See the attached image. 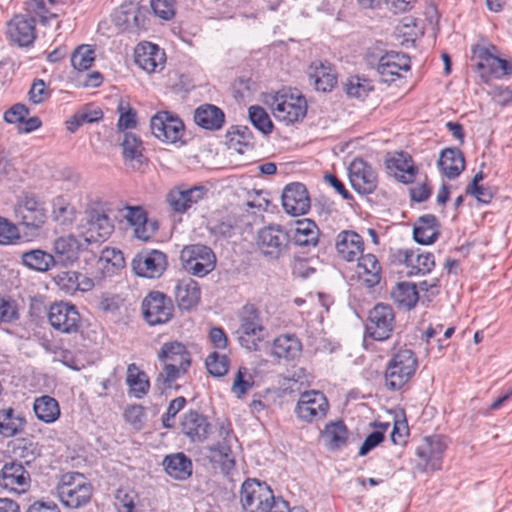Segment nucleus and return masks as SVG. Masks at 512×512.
Masks as SVG:
<instances>
[{"label":"nucleus","instance_id":"f257e3e1","mask_svg":"<svg viewBox=\"0 0 512 512\" xmlns=\"http://www.w3.org/2000/svg\"><path fill=\"white\" fill-rule=\"evenodd\" d=\"M157 358L162 364V371L156 381L165 388H171L178 378L188 372L192 363L191 353L179 341L165 342L158 351Z\"/></svg>","mask_w":512,"mask_h":512},{"label":"nucleus","instance_id":"f03ea898","mask_svg":"<svg viewBox=\"0 0 512 512\" xmlns=\"http://www.w3.org/2000/svg\"><path fill=\"white\" fill-rule=\"evenodd\" d=\"M418 360L413 350L400 347L389 359L385 373V387L390 391L402 389L415 375Z\"/></svg>","mask_w":512,"mask_h":512},{"label":"nucleus","instance_id":"7ed1b4c3","mask_svg":"<svg viewBox=\"0 0 512 512\" xmlns=\"http://www.w3.org/2000/svg\"><path fill=\"white\" fill-rule=\"evenodd\" d=\"M56 492L64 506L78 509L90 502L93 486L82 473L68 472L61 476Z\"/></svg>","mask_w":512,"mask_h":512},{"label":"nucleus","instance_id":"20e7f679","mask_svg":"<svg viewBox=\"0 0 512 512\" xmlns=\"http://www.w3.org/2000/svg\"><path fill=\"white\" fill-rule=\"evenodd\" d=\"M239 319L237 334L240 345L249 351L260 350L266 331L260 311L253 304H247L242 308Z\"/></svg>","mask_w":512,"mask_h":512},{"label":"nucleus","instance_id":"39448f33","mask_svg":"<svg viewBox=\"0 0 512 512\" xmlns=\"http://www.w3.org/2000/svg\"><path fill=\"white\" fill-rule=\"evenodd\" d=\"M14 213L19 224L30 230L42 228L47 220L44 201L32 192H24L18 197Z\"/></svg>","mask_w":512,"mask_h":512},{"label":"nucleus","instance_id":"423d86ee","mask_svg":"<svg viewBox=\"0 0 512 512\" xmlns=\"http://www.w3.org/2000/svg\"><path fill=\"white\" fill-rule=\"evenodd\" d=\"M183 269L194 276L204 277L215 269L216 256L213 250L202 244L185 246L180 253Z\"/></svg>","mask_w":512,"mask_h":512},{"label":"nucleus","instance_id":"0eeeda50","mask_svg":"<svg viewBox=\"0 0 512 512\" xmlns=\"http://www.w3.org/2000/svg\"><path fill=\"white\" fill-rule=\"evenodd\" d=\"M290 236L278 224H270L257 233L256 244L261 254L271 260L283 257L289 249Z\"/></svg>","mask_w":512,"mask_h":512},{"label":"nucleus","instance_id":"6e6552de","mask_svg":"<svg viewBox=\"0 0 512 512\" xmlns=\"http://www.w3.org/2000/svg\"><path fill=\"white\" fill-rule=\"evenodd\" d=\"M277 499L271 488L257 479H247L240 491V502L245 512H265Z\"/></svg>","mask_w":512,"mask_h":512},{"label":"nucleus","instance_id":"1a4fd4ad","mask_svg":"<svg viewBox=\"0 0 512 512\" xmlns=\"http://www.w3.org/2000/svg\"><path fill=\"white\" fill-rule=\"evenodd\" d=\"M395 326V312L390 305L378 303L369 310L365 324L368 337L376 341H385L392 336Z\"/></svg>","mask_w":512,"mask_h":512},{"label":"nucleus","instance_id":"9d476101","mask_svg":"<svg viewBox=\"0 0 512 512\" xmlns=\"http://www.w3.org/2000/svg\"><path fill=\"white\" fill-rule=\"evenodd\" d=\"M274 116L285 124L302 120L307 113V103L300 93L278 92L272 103Z\"/></svg>","mask_w":512,"mask_h":512},{"label":"nucleus","instance_id":"9b49d317","mask_svg":"<svg viewBox=\"0 0 512 512\" xmlns=\"http://www.w3.org/2000/svg\"><path fill=\"white\" fill-rule=\"evenodd\" d=\"M48 321L58 332L77 334L81 331L82 317L77 307L69 302H55L48 311Z\"/></svg>","mask_w":512,"mask_h":512},{"label":"nucleus","instance_id":"f8f14e48","mask_svg":"<svg viewBox=\"0 0 512 512\" xmlns=\"http://www.w3.org/2000/svg\"><path fill=\"white\" fill-rule=\"evenodd\" d=\"M446 448L439 435L427 436L416 449L418 457L417 468L422 472H432L441 469L443 453Z\"/></svg>","mask_w":512,"mask_h":512},{"label":"nucleus","instance_id":"ddd939ff","mask_svg":"<svg viewBox=\"0 0 512 512\" xmlns=\"http://www.w3.org/2000/svg\"><path fill=\"white\" fill-rule=\"evenodd\" d=\"M152 134L162 142L176 143L184 135V123L168 111H160L150 121Z\"/></svg>","mask_w":512,"mask_h":512},{"label":"nucleus","instance_id":"4468645a","mask_svg":"<svg viewBox=\"0 0 512 512\" xmlns=\"http://www.w3.org/2000/svg\"><path fill=\"white\" fill-rule=\"evenodd\" d=\"M173 310L171 299L159 291L150 292L142 301L143 316L151 326L167 323Z\"/></svg>","mask_w":512,"mask_h":512},{"label":"nucleus","instance_id":"2eb2a0df","mask_svg":"<svg viewBox=\"0 0 512 512\" xmlns=\"http://www.w3.org/2000/svg\"><path fill=\"white\" fill-rule=\"evenodd\" d=\"M348 175L352 188L358 194L369 195L377 189L378 177L375 169L361 158L350 163Z\"/></svg>","mask_w":512,"mask_h":512},{"label":"nucleus","instance_id":"dca6fc26","mask_svg":"<svg viewBox=\"0 0 512 512\" xmlns=\"http://www.w3.org/2000/svg\"><path fill=\"white\" fill-rule=\"evenodd\" d=\"M149 11L138 4H123L115 12L114 22L123 31L138 34L147 30Z\"/></svg>","mask_w":512,"mask_h":512},{"label":"nucleus","instance_id":"f3484780","mask_svg":"<svg viewBox=\"0 0 512 512\" xmlns=\"http://www.w3.org/2000/svg\"><path fill=\"white\" fill-rule=\"evenodd\" d=\"M85 221L89 241H105L114 231V224L102 206H88L85 210Z\"/></svg>","mask_w":512,"mask_h":512},{"label":"nucleus","instance_id":"a211bd4d","mask_svg":"<svg viewBox=\"0 0 512 512\" xmlns=\"http://www.w3.org/2000/svg\"><path fill=\"white\" fill-rule=\"evenodd\" d=\"M328 401L322 392L311 390L301 394L295 413L298 418L305 422L318 421L326 416Z\"/></svg>","mask_w":512,"mask_h":512},{"label":"nucleus","instance_id":"6ab92c4d","mask_svg":"<svg viewBox=\"0 0 512 512\" xmlns=\"http://www.w3.org/2000/svg\"><path fill=\"white\" fill-rule=\"evenodd\" d=\"M492 50H496V47L493 45L489 48L476 46L472 50L473 59L476 60V69L480 77L486 82L491 78H503L506 67V60L494 55Z\"/></svg>","mask_w":512,"mask_h":512},{"label":"nucleus","instance_id":"aec40b11","mask_svg":"<svg viewBox=\"0 0 512 512\" xmlns=\"http://www.w3.org/2000/svg\"><path fill=\"white\" fill-rule=\"evenodd\" d=\"M131 266L140 277L158 278L167 268V257L159 250L142 251L135 255Z\"/></svg>","mask_w":512,"mask_h":512},{"label":"nucleus","instance_id":"412c9836","mask_svg":"<svg viewBox=\"0 0 512 512\" xmlns=\"http://www.w3.org/2000/svg\"><path fill=\"white\" fill-rule=\"evenodd\" d=\"M218 437L221 439L208 447L212 459L221 464L225 472H229L235 466V459L232 453L231 443L234 439L229 423H222L218 428Z\"/></svg>","mask_w":512,"mask_h":512},{"label":"nucleus","instance_id":"4be33fe9","mask_svg":"<svg viewBox=\"0 0 512 512\" xmlns=\"http://www.w3.org/2000/svg\"><path fill=\"white\" fill-rule=\"evenodd\" d=\"M30 474L21 463H5L0 470V486L15 494L25 493L30 487Z\"/></svg>","mask_w":512,"mask_h":512},{"label":"nucleus","instance_id":"5701e85b","mask_svg":"<svg viewBox=\"0 0 512 512\" xmlns=\"http://www.w3.org/2000/svg\"><path fill=\"white\" fill-rule=\"evenodd\" d=\"M282 206L291 216L304 215L310 208L306 187L298 182L288 184L282 192Z\"/></svg>","mask_w":512,"mask_h":512},{"label":"nucleus","instance_id":"b1692460","mask_svg":"<svg viewBox=\"0 0 512 512\" xmlns=\"http://www.w3.org/2000/svg\"><path fill=\"white\" fill-rule=\"evenodd\" d=\"M180 425L181 432L194 443H202L207 440L212 430L208 418L196 410L186 412Z\"/></svg>","mask_w":512,"mask_h":512},{"label":"nucleus","instance_id":"393cba45","mask_svg":"<svg viewBox=\"0 0 512 512\" xmlns=\"http://www.w3.org/2000/svg\"><path fill=\"white\" fill-rule=\"evenodd\" d=\"M410 58L400 52H388L381 56L377 66L380 78L385 83H392L401 77L400 72L410 70Z\"/></svg>","mask_w":512,"mask_h":512},{"label":"nucleus","instance_id":"a878e982","mask_svg":"<svg viewBox=\"0 0 512 512\" xmlns=\"http://www.w3.org/2000/svg\"><path fill=\"white\" fill-rule=\"evenodd\" d=\"M81 249L80 240L72 234L56 238L52 247V255L56 266L68 267L73 265L79 259Z\"/></svg>","mask_w":512,"mask_h":512},{"label":"nucleus","instance_id":"bb28decb","mask_svg":"<svg viewBox=\"0 0 512 512\" xmlns=\"http://www.w3.org/2000/svg\"><path fill=\"white\" fill-rule=\"evenodd\" d=\"M7 36L20 47L30 46L36 38L35 20L32 16H14L7 25Z\"/></svg>","mask_w":512,"mask_h":512},{"label":"nucleus","instance_id":"cd10ccee","mask_svg":"<svg viewBox=\"0 0 512 512\" xmlns=\"http://www.w3.org/2000/svg\"><path fill=\"white\" fill-rule=\"evenodd\" d=\"M55 285L67 295H74L76 292H88L94 287V282L88 276L78 271H61L53 276Z\"/></svg>","mask_w":512,"mask_h":512},{"label":"nucleus","instance_id":"c85d7f7f","mask_svg":"<svg viewBox=\"0 0 512 512\" xmlns=\"http://www.w3.org/2000/svg\"><path fill=\"white\" fill-rule=\"evenodd\" d=\"M124 218L134 228V236L142 241H148L158 229L155 221H149L147 213L140 206H127Z\"/></svg>","mask_w":512,"mask_h":512},{"label":"nucleus","instance_id":"c756f323","mask_svg":"<svg viewBox=\"0 0 512 512\" xmlns=\"http://www.w3.org/2000/svg\"><path fill=\"white\" fill-rule=\"evenodd\" d=\"M335 248L343 260L352 262L360 258L359 255L364 250V242L355 231L343 230L336 237Z\"/></svg>","mask_w":512,"mask_h":512},{"label":"nucleus","instance_id":"7c9ffc66","mask_svg":"<svg viewBox=\"0 0 512 512\" xmlns=\"http://www.w3.org/2000/svg\"><path fill=\"white\" fill-rule=\"evenodd\" d=\"M135 61L143 70L153 73L163 69L165 53L155 44H140L135 49Z\"/></svg>","mask_w":512,"mask_h":512},{"label":"nucleus","instance_id":"2f4dec72","mask_svg":"<svg viewBox=\"0 0 512 512\" xmlns=\"http://www.w3.org/2000/svg\"><path fill=\"white\" fill-rule=\"evenodd\" d=\"M120 145L124 162L127 165L135 170H139L147 163V158L143 154L145 150L143 142L135 133L124 132Z\"/></svg>","mask_w":512,"mask_h":512},{"label":"nucleus","instance_id":"473e14b6","mask_svg":"<svg viewBox=\"0 0 512 512\" xmlns=\"http://www.w3.org/2000/svg\"><path fill=\"white\" fill-rule=\"evenodd\" d=\"M301 353L302 343L295 334H281L273 340L271 354L279 361H294Z\"/></svg>","mask_w":512,"mask_h":512},{"label":"nucleus","instance_id":"72a5a7b5","mask_svg":"<svg viewBox=\"0 0 512 512\" xmlns=\"http://www.w3.org/2000/svg\"><path fill=\"white\" fill-rule=\"evenodd\" d=\"M205 191L202 186H194L186 190L173 189L167 194L166 201L175 212L184 213L203 198Z\"/></svg>","mask_w":512,"mask_h":512},{"label":"nucleus","instance_id":"f704fd0d","mask_svg":"<svg viewBox=\"0 0 512 512\" xmlns=\"http://www.w3.org/2000/svg\"><path fill=\"white\" fill-rule=\"evenodd\" d=\"M310 83L317 91H330L337 83V78L328 62H312L308 69Z\"/></svg>","mask_w":512,"mask_h":512},{"label":"nucleus","instance_id":"c9c22d12","mask_svg":"<svg viewBox=\"0 0 512 512\" xmlns=\"http://www.w3.org/2000/svg\"><path fill=\"white\" fill-rule=\"evenodd\" d=\"M194 122L205 130L217 131L225 123V114L216 105L202 104L194 111Z\"/></svg>","mask_w":512,"mask_h":512},{"label":"nucleus","instance_id":"e433bc0d","mask_svg":"<svg viewBox=\"0 0 512 512\" xmlns=\"http://www.w3.org/2000/svg\"><path fill=\"white\" fill-rule=\"evenodd\" d=\"M386 167L399 182L404 184L412 183L418 172L412 157L404 152H400L397 156L387 160Z\"/></svg>","mask_w":512,"mask_h":512},{"label":"nucleus","instance_id":"4c0bfd02","mask_svg":"<svg viewBox=\"0 0 512 512\" xmlns=\"http://www.w3.org/2000/svg\"><path fill=\"white\" fill-rule=\"evenodd\" d=\"M398 256L407 267H411L410 275L429 273L435 266L434 255L430 252L418 253L409 249L399 250Z\"/></svg>","mask_w":512,"mask_h":512},{"label":"nucleus","instance_id":"58836bf2","mask_svg":"<svg viewBox=\"0 0 512 512\" xmlns=\"http://www.w3.org/2000/svg\"><path fill=\"white\" fill-rule=\"evenodd\" d=\"M440 224L436 216L426 214L418 218L413 228V238L421 245L434 243L439 235Z\"/></svg>","mask_w":512,"mask_h":512},{"label":"nucleus","instance_id":"ea45409f","mask_svg":"<svg viewBox=\"0 0 512 512\" xmlns=\"http://www.w3.org/2000/svg\"><path fill=\"white\" fill-rule=\"evenodd\" d=\"M162 465L165 472L176 480L184 481L192 475V461L183 452L166 455Z\"/></svg>","mask_w":512,"mask_h":512},{"label":"nucleus","instance_id":"a19ab883","mask_svg":"<svg viewBox=\"0 0 512 512\" xmlns=\"http://www.w3.org/2000/svg\"><path fill=\"white\" fill-rule=\"evenodd\" d=\"M174 295L179 308L189 310L198 304L201 292L195 280L184 278L176 283Z\"/></svg>","mask_w":512,"mask_h":512},{"label":"nucleus","instance_id":"79ce46f5","mask_svg":"<svg viewBox=\"0 0 512 512\" xmlns=\"http://www.w3.org/2000/svg\"><path fill=\"white\" fill-rule=\"evenodd\" d=\"M358 260V277L366 287L373 288L381 280V266L373 254L362 255Z\"/></svg>","mask_w":512,"mask_h":512},{"label":"nucleus","instance_id":"37998d69","mask_svg":"<svg viewBox=\"0 0 512 512\" xmlns=\"http://www.w3.org/2000/svg\"><path fill=\"white\" fill-rule=\"evenodd\" d=\"M438 165L446 177L454 179L465 168L463 153L458 148H446L440 154Z\"/></svg>","mask_w":512,"mask_h":512},{"label":"nucleus","instance_id":"c03bdc74","mask_svg":"<svg viewBox=\"0 0 512 512\" xmlns=\"http://www.w3.org/2000/svg\"><path fill=\"white\" fill-rule=\"evenodd\" d=\"M21 262L30 270L47 272L56 267L53 255L42 249H31L21 253Z\"/></svg>","mask_w":512,"mask_h":512},{"label":"nucleus","instance_id":"a18cd8bd","mask_svg":"<svg viewBox=\"0 0 512 512\" xmlns=\"http://www.w3.org/2000/svg\"><path fill=\"white\" fill-rule=\"evenodd\" d=\"M226 143L229 149L243 154L254 146L253 133L247 126H232L226 133Z\"/></svg>","mask_w":512,"mask_h":512},{"label":"nucleus","instance_id":"49530a36","mask_svg":"<svg viewBox=\"0 0 512 512\" xmlns=\"http://www.w3.org/2000/svg\"><path fill=\"white\" fill-rule=\"evenodd\" d=\"M390 296L399 308L405 310L415 307L419 299L416 285L410 282L397 283L391 290Z\"/></svg>","mask_w":512,"mask_h":512},{"label":"nucleus","instance_id":"de8ad7c7","mask_svg":"<svg viewBox=\"0 0 512 512\" xmlns=\"http://www.w3.org/2000/svg\"><path fill=\"white\" fill-rule=\"evenodd\" d=\"M33 410L37 419L47 424L54 423L61 414L58 401L49 395L35 398Z\"/></svg>","mask_w":512,"mask_h":512},{"label":"nucleus","instance_id":"09e8293b","mask_svg":"<svg viewBox=\"0 0 512 512\" xmlns=\"http://www.w3.org/2000/svg\"><path fill=\"white\" fill-rule=\"evenodd\" d=\"M126 383L129 386V393L135 398L141 399L149 392L148 376L135 363H131L127 367Z\"/></svg>","mask_w":512,"mask_h":512},{"label":"nucleus","instance_id":"8fccbe9b","mask_svg":"<svg viewBox=\"0 0 512 512\" xmlns=\"http://www.w3.org/2000/svg\"><path fill=\"white\" fill-rule=\"evenodd\" d=\"M318 236L319 229L315 222L303 219L297 221L292 239L298 246H315L318 242Z\"/></svg>","mask_w":512,"mask_h":512},{"label":"nucleus","instance_id":"3c124183","mask_svg":"<svg viewBox=\"0 0 512 512\" xmlns=\"http://www.w3.org/2000/svg\"><path fill=\"white\" fill-rule=\"evenodd\" d=\"M24 419L16 415L13 408L0 410V435L13 437L23 431Z\"/></svg>","mask_w":512,"mask_h":512},{"label":"nucleus","instance_id":"603ef678","mask_svg":"<svg viewBox=\"0 0 512 512\" xmlns=\"http://www.w3.org/2000/svg\"><path fill=\"white\" fill-rule=\"evenodd\" d=\"M348 434L346 425L343 421L339 420L326 424L323 436L327 440L329 449L337 450L346 444Z\"/></svg>","mask_w":512,"mask_h":512},{"label":"nucleus","instance_id":"864d4df0","mask_svg":"<svg viewBox=\"0 0 512 512\" xmlns=\"http://www.w3.org/2000/svg\"><path fill=\"white\" fill-rule=\"evenodd\" d=\"M75 208L62 196L56 197L52 202V217L60 225H71L75 219Z\"/></svg>","mask_w":512,"mask_h":512},{"label":"nucleus","instance_id":"5fc2aeb1","mask_svg":"<svg viewBox=\"0 0 512 512\" xmlns=\"http://www.w3.org/2000/svg\"><path fill=\"white\" fill-rule=\"evenodd\" d=\"M373 427L376 428L375 431L370 433L362 443L360 449H359V455L365 456L367 455L372 449L377 447L381 442H383L385 438V432L389 428V423H383V422H374Z\"/></svg>","mask_w":512,"mask_h":512},{"label":"nucleus","instance_id":"6e6d98bb","mask_svg":"<svg viewBox=\"0 0 512 512\" xmlns=\"http://www.w3.org/2000/svg\"><path fill=\"white\" fill-rule=\"evenodd\" d=\"M248 114L251 123L256 129L265 135L272 132L273 123L263 107L258 105L251 106L248 110Z\"/></svg>","mask_w":512,"mask_h":512},{"label":"nucleus","instance_id":"4d7b16f0","mask_svg":"<svg viewBox=\"0 0 512 512\" xmlns=\"http://www.w3.org/2000/svg\"><path fill=\"white\" fill-rule=\"evenodd\" d=\"M345 87L346 93L349 96L358 99H364L367 97L368 93L373 90L371 81L360 76H351L348 78Z\"/></svg>","mask_w":512,"mask_h":512},{"label":"nucleus","instance_id":"13d9d810","mask_svg":"<svg viewBox=\"0 0 512 512\" xmlns=\"http://www.w3.org/2000/svg\"><path fill=\"white\" fill-rule=\"evenodd\" d=\"M117 112L119 113V119L117 122V128L119 131L126 132L127 129L136 127L137 112L135 109L130 107L128 103L121 100L117 106Z\"/></svg>","mask_w":512,"mask_h":512},{"label":"nucleus","instance_id":"bf43d9fd","mask_svg":"<svg viewBox=\"0 0 512 512\" xmlns=\"http://www.w3.org/2000/svg\"><path fill=\"white\" fill-rule=\"evenodd\" d=\"M229 358L225 354L212 352L205 361L208 372L214 377L224 376L229 369Z\"/></svg>","mask_w":512,"mask_h":512},{"label":"nucleus","instance_id":"052dcab7","mask_svg":"<svg viewBox=\"0 0 512 512\" xmlns=\"http://www.w3.org/2000/svg\"><path fill=\"white\" fill-rule=\"evenodd\" d=\"M94 61V50L88 45L79 46L71 56V64L78 71H84L91 67Z\"/></svg>","mask_w":512,"mask_h":512},{"label":"nucleus","instance_id":"680f3d73","mask_svg":"<svg viewBox=\"0 0 512 512\" xmlns=\"http://www.w3.org/2000/svg\"><path fill=\"white\" fill-rule=\"evenodd\" d=\"M19 319L17 303L5 297H0V323L10 324Z\"/></svg>","mask_w":512,"mask_h":512},{"label":"nucleus","instance_id":"e2e57ef3","mask_svg":"<svg viewBox=\"0 0 512 512\" xmlns=\"http://www.w3.org/2000/svg\"><path fill=\"white\" fill-rule=\"evenodd\" d=\"M185 405L186 399L183 396H178L169 403L167 411L162 415L161 419L164 428L171 429L174 427V418Z\"/></svg>","mask_w":512,"mask_h":512},{"label":"nucleus","instance_id":"0e129e2a","mask_svg":"<svg viewBox=\"0 0 512 512\" xmlns=\"http://www.w3.org/2000/svg\"><path fill=\"white\" fill-rule=\"evenodd\" d=\"M253 385L252 377L248 374L245 367H240L233 381L231 390L237 397H243L248 389Z\"/></svg>","mask_w":512,"mask_h":512},{"label":"nucleus","instance_id":"69168bd1","mask_svg":"<svg viewBox=\"0 0 512 512\" xmlns=\"http://www.w3.org/2000/svg\"><path fill=\"white\" fill-rule=\"evenodd\" d=\"M26 11L30 14H34L39 17L40 22L43 25L49 24L51 19L57 17L55 13H49L45 8L44 0H27L26 3Z\"/></svg>","mask_w":512,"mask_h":512},{"label":"nucleus","instance_id":"338daca9","mask_svg":"<svg viewBox=\"0 0 512 512\" xmlns=\"http://www.w3.org/2000/svg\"><path fill=\"white\" fill-rule=\"evenodd\" d=\"M124 418L135 429L140 430L144 425L145 409L139 404L128 406L124 411Z\"/></svg>","mask_w":512,"mask_h":512},{"label":"nucleus","instance_id":"774afa93","mask_svg":"<svg viewBox=\"0 0 512 512\" xmlns=\"http://www.w3.org/2000/svg\"><path fill=\"white\" fill-rule=\"evenodd\" d=\"M116 505L120 512H134L135 494L126 488H119L115 494Z\"/></svg>","mask_w":512,"mask_h":512}]
</instances>
